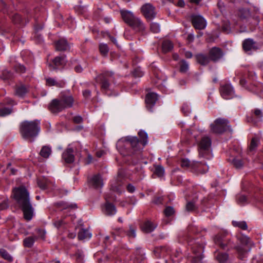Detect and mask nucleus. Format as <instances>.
<instances>
[{"label": "nucleus", "mask_w": 263, "mask_h": 263, "mask_svg": "<svg viewBox=\"0 0 263 263\" xmlns=\"http://www.w3.org/2000/svg\"><path fill=\"white\" fill-rule=\"evenodd\" d=\"M111 73H109L108 72H106L100 74L96 78V81L98 82L101 86V91L106 93L107 91L110 89V78L112 76Z\"/></svg>", "instance_id": "obj_11"}, {"label": "nucleus", "mask_w": 263, "mask_h": 263, "mask_svg": "<svg viewBox=\"0 0 263 263\" xmlns=\"http://www.w3.org/2000/svg\"><path fill=\"white\" fill-rule=\"evenodd\" d=\"M211 130L216 134H222L227 131L232 133L233 129L229 124V121L225 118H219L216 119L214 123L210 125Z\"/></svg>", "instance_id": "obj_7"}, {"label": "nucleus", "mask_w": 263, "mask_h": 263, "mask_svg": "<svg viewBox=\"0 0 263 263\" xmlns=\"http://www.w3.org/2000/svg\"><path fill=\"white\" fill-rule=\"evenodd\" d=\"M151 30L154 33H158L160 31V26L158 23H152L151 24Z\"/></svg>", "instance_id": "obj_54"}, {"label": "nucleus", "mask_w": 263, "mask_h": 263, "mask_svg": "<svg viewBox=\"0 0 263 263\" xmlns=\"http://www.w3.org/2000/svg\"><path fill=\"white\" fill-rule=\"evenodd\" d=\"M187 231L189 233V235L197 234L198 233L197 227L193 225H190L188 227Z\"/></svg>", "instance_id": "obj_58"}, {"label": "nucleus", "mask_w": 263, "mask_h": 263, "mask_svg": "<svg viewBox=\"0 0 263 263\" xmlns=\"http://www.w3.org/2000/svg\"><path fill=\"white\" fill-rule=\"evenodd\" d=\"M55 204L58 208H61L62 210H65L67 209H75L78 208V206L76 203H69L63 201L57 202Z\"/></svg>", "instance_id": "obj_33"}, {"label": "nucleus", "mask_w": 263, "mask_h": 263, "mask_svg": "<svg viewBox=\"0 0 263 263\" xmlns=\"http://www.w3.org/2000/svg\"><path fill=\"white\" fill-rule=\"evenodd\" d=\"M87 182L89 187L96 189L101 188L103 185V180L99 174L88 178Z\"/></svg>", "instance_id": "obj_20"}, {"label": "nucleus", "mask_w": 263, "mask_h": 263, "mask_svg": "<svg viewBox=\"0 0 263 263\" xmlns=\"http://www.w3.org/2000/svg\"><path fill=\"white\" fill-rule=\"evenodd\" d=\"M64 221L62 219H59L54 221L53 225L59 229L64 224Z\"/></svg>", "instance_id": "obj_64"}, {"label": "nucleus", "mask_w": 263, "mask_h": 263, "mask_svg": "<svg viewBox=\"0 0 263 263\" xmlns=\"http://www.w3.org/2000/svg\"><path fill=\"white\" fill-rule=\"evenodd\" d=\"M13 111L12 107H5L0 108V117H5L10 115Z\"/></svg>", "instance_id": "obj_47"}, {"label": "nucleus", "mask_w": 263, "mask_h": 263, "mask_svg": "<svg viewBox=\"0 0 263 263\" xmlns=\"http://www.w3.org/2000/svg\"><path fill=\"white\" fill-rule=\"evenodd\" d=\"M158 100L157 94L154 92H149L146 95L145 103L148 110L152 111V108Z\"/></svg>", "instance_id": "obj_21"}, {"label": "nucleus", "mask_w": 263, "mask_h": 263, "mask_svg": "<svg viewBox=\"0 0 263 263\" xmlns=\"http://www.w3.org/2000/svg\"><path fill=\"white\" fill-rule=\"evenodd\" d=\"M215 258L219 262L225 263L229 259V254L225 252H218L215 255Z\"/></svg>", "instance_id": "obj_37"}, {"label": "nucleus", "mask_w": 263, "mask_h": 263, "mask_svg": "<svg viewBox=\"0 0 263 263\" xmlns=\"http://www.w3.org/2000/svg\"><path fill=\"white\" fill-rule=\"evenodd\" d=\"M225 54L223 50L218 47H213L209 51V55L211 61L217 63L221 61Z\"/></svg>", "instance_id": "obj_16"}, {"label": "nucleus", "mask_w": 263, "mask_h": 263, "mask_svg": "<svg viewBox=\"0 0 263 263\" xmlns=\"http://www.w3.org/2000/svg\"><path fill=\"white\" fill-rule=\"evenodd\" d=\"M236 200L238 204L243 205L248 203V198L245 195L238 194L236 196Z\"/></svg>", "instance_id": "obj_42"}, {"label": "nucleus", "mask_w": 263, "mask_h": 263, "mask_svg": "<svg viewBox=\"0 0 263 263\" xmlns=\"http://www.w3.org/2000/svg\"><path fill=\"white\" fill-rule=\"evenodd\" d=\"M133 75L135 77H142L143 75V72L140 67H137L133 71Z\"/></svg>", "instance_id": "obj_59"}, {"label": "nucleus", "mask_w": 263, "mask_h": 263, "mask_svg": "<svg viewBox=\"0 0 263 263\" xmlns=\"http://www.w3.org/2000/svg\"><path fill=\"white\" fill-rule=\"evenodd\" d=\"M202 165L200 162H193L191 163L187 159H182L181 161V166L183 168H188L191 167L193 168L197 169Z\"/></svg>", "instance_id": "obj_27"}, {"label": "nucleus", "mask_w": 263, "mask_h": 263, "mask_svg": "<svg viewBox=\"0 0 263 263\" xmlns=\"http://www.w3.org/2000/svg\"><path fill=\"white\" fill-rule=\"evenodd\" d=\"M37 183L39 187L43 190H46L48 187V181L46 178H38Z\"/></svg>", "instance_id": "obj_44"}, {"label": "nucleus", "mask_w": 263, "mask_h": 263, "mask_svg": "<svg viewBox=\"0 0 263 263\" xmlns=\"http://www.w3.org/2000/svg\"><path fill=\"white\" fill-rule=\"evenodd\" d=\"M219 91L221 96L224 99H231L236 97L234 88L230 83L220 85Z\"/></svg>", "instance_id": "obj_13"}, {"label": "nucleus", "mask_w": 263, "mask_h": 263, "mask_svg": "<svg viewBox=\"0 0 263 263\" xmlns=\"http://www.w3.org/2000/svg\"><path fill=\"white\" fill-rule=\"evenodd\" d=\"M70 145H68L69 146ZM73 149L72 147H68L62 154V159L68 164H71L74 161L73 155Z\"/></svg>", "instance_id": "obj_23"}, {"label": "nucleus", "mask_w": 263, "mask_h": 263, "mask_svg": "<svg viewBox=\"0 0 263 263\" xmlns=\"http://www.w3.org/2000/svg\"><path fill=\"white\" fill-rule=\"evenodd\" d=\"M59 100L65 109L71 108L73 105L74 98L68 90L62 91L59 95Z\"/></svg>", "instance_id": "obj_14"}, {"label": "nucleus", "mask_w": 263, "mask_h": 263, "mask_svg": "<svg viewBox=\"0 0 263 263\" xmlns=\"http://www.w3.org/2000/svg\"><path fill=\"white\" fill-rule=\"evenodd\" d=\"M198 206L195 204L194 200L187 201L185 205V210L188 212H193L198 210Z\"/></svg>", "instance_id": "obj_39"}, {"label": "nucleus", "mask_w": 263, "mask_h": 263, "mask_svg": "<svg viewBox=\"0 0 263 263\" xmlns=\"http://www.w3.org/2000/svg\"><path fill=\"white\" fill-rule=\"evenodd\" d=\"M140 139L136 136H128L118 141L117 148L123 156H130L136 161L142 158V151L148 142V135L144 130H140L138 133Z\"/></svg>", "instance_id": "obj_1"}, {"label": "nucleus", "mask_w": 263, "mask_h": 263, "mask_svg": "<svg viewBox=\"0 0 263 263\" xmlns=\"http://www.w3.org/2000/svg\"><path fill=\"white\" fill-rule=\"evenodd\" d=\"M157 225L149 220L144 222L141 225V229L142 232L145 233H149L153 232L157 227Z\"/></svg>", "instance_id": "obj_26"}, {"label": "nucleus", "mask_w": 263, "mask_h": 263, "mask_svg": "<svg viewBox=\"0 0 263 263\" xmlns=\"http://www.w3.org/2000/svg\"><path fill=\"white\" fill-rule=\"evenodd\" d=\"M214 241L217 246L224 251H229L236 248L234 240L227 231L218 233L214 237Z\"/></svg>", "instance_id": "obj_5"}, {"label": "nucleus", "mask_w": 263, "mask_h": 263, "mask_svg": "<svg viewBox=\"0 0 263 263\" xmlns=\"http://www.w3.org/2000/svg\"><path fill=\"white\" fill-rule=\"evenodd\" d=\"M91 237V233L87 229L82 228L78 234V238L80 240L89 239Z\"/></svg>", "instance_id": "obj_30"}, {"label": "nucleus", "mask_w": 263, "mask_h": 263, "mask_svg": "<svg viewBox=\"0 0 263 263\" xmlns=\"http://www.w3.org/2000/svg\"><path fill=\"white\" fill-rule=\"evenodd\" d=\"M217 6L221 13L225 12V5L221 0H218Z\"/></svg>", "instance_id": "obj_60"}, {"label": "nucleus", "mask_w": 263, "mask_h": 263, "mask_svg": "<svg viewBox=\"0 0 263 263\" xmlns=\"http://www.w3.org/2000/svg\"><path fill=\"white\" fill-rule=\"evenodd\" d=\"M11 197L22 211L24 218L27 221H30L34 216V209L27 189L24 186L14 188Z\"/></svg>", "instance_id": "obj_2"}, {"label": "nucleus", "mask_w": 263, "mask_h": 263, "mask_svg": "<svg viewBox=\"0 0 263 263\" xmlns=\"http://www.w3.org/2000/svg\"><path fill=\"white\" fill-rule=\"evenodd\" d=\"M46 84L48 86H56L57 87L62 88L64 86L63 82H57L54 78L48 77L45 79Z\"/></svg>", "instance_id": "obj_31"}, {"label": "nucleus", "mask_w": 263, "mask_h": 263, "mask_svg": "<svg viewBox=\"0 0 263 263\" xmlns=\"http://www.w3.org/2000/svg\"><path fill=\"white\" fill-rule=\"evenodd\" d=\"M55 50L58 51H69L71 44L65 38H61L54 42Z\"/></svg>", "instance_id": "obj_19"}, {"label": "nucleus", "mask_w": 263, "mask_h": 263, "mask_svg": "<svg viewBox=\"0 0 263 263\" xmlns=\"http://www.w3.org/2000/svg\"><path fill=\"white\" fill-rule=\"evenodd\" d=\"M141 11L145 18L149 21L154 19L157 15L155 7L150 3H146L141 8Z\"/></svg>", "instance_id": "obj_12"}, {"label": "nucleus", "mask_w": 263, "mask_h": 263, "mask_svg": "<svg viewBox=\"0 0 263 263\" xmlns=\"http://www.w3.org/2000/svg\"><path fill=\"white\" fill-rule=\"evenodd\" d=\"M9 206L7 200H4L0 201V210H4L7 209Z\"/></svg>", "instance_id": "obj_61"}, {"label": "nucleus", "mask_w": 263, "mask_h": 263, "mask_svg": "<svg viewBox=\"0 0 263 263\" xmlns=\"http://www.w3.org/2000/svg\"><path fill=\"white\" fill-rule=\"evenodd\" d=\"M170 250L171 253L170 254L172 260L174 262L180 261V259L182 258V252L180 248H177L175 250H172L169 248L166 249V251Z\"/></svg>", "instance_id": "obj_28"}, {"label": "nucleus", "mask_w": 263, "mask_h": 263, "mask_svg": "<svg viewBox=\"0 0 263 263\" xmlns=\"http://www.w3.org/2000/svg\"><path fill=\"white\" fill-rule=\"evenodd\" d=\"M0 255L4 259L9 262L13 261V257L9 254L8 251L4 249H0Z\"/></svg>", "instance_id": "obj_45"}, {"label": "nucleus", "mask_w": 263, "mask_h": 263, "mask_svg": "<svg viewBox=\"0 0 263 263\" xmlns=\"http://www.w3.org/2000/svg\"><path fill=\"white\" fill-rule=\"evenodd\" d=\"M259 141L256 138H253L251 139L250 144L249 146V151H253L258 146Z\"/></svg>", "instance_id": "obj_50"}, {"label": "nucleus", "mask_w": 263, "mask_h": 263, "mask_svg": "<svg viewBox=\"0 0 263 263\" xmlns=\"http://www.w3.org/2000/svg\"><path fill=\"white\" fill-rule=\"evenodd\" d=\"M174 45L173 43L169 40H165L162 44V49L164 53L170 52L173 49Z\"/></svg>", "instance_id": "obj_35"}, {"label": "nucleus", "mask_w": 263, "mask_h": 263, "mask_svg": "<svg viewBox=\"0 0 263 263\" xmlns=\"http://www.w3.org/2000/svg\"><path fill=\"white\" fill-rule=\"evenodd\" d=\"M120 12L124 22L136 32H143L145 30V27L143 23L139 18L136 17L132 12L121 10Z\"/></svg>", "instance_id": "obj_6"}, {"label": "nucleus", "mask_w": 263, "mask_h": 263, "mask_svg": "<svg viewBox=\"0 0 263 263\" xmlns=\"http://www.w3.org/2000/svg\"><path fill=\"white\" fill-rule=\"evenodd\" d=\"M99 50L102 55L106 56L108 53L109 48L107 44H101L99 45Z\"/></svg>", "instance_id": "obj_49"}, {"label": "nucleus", "mask_w": 263, "mask_h": 263, "mask_svg": "<svg viewBox=\"0 0 263 263\" xmlns=\"http://www.w3.org/2000/svg\"><path fill=\"white\" fill-rule=\"evenodd\" d=\"M237 239L240 245H236L235 250L238 254L239 258L243 260L246 254L251 250L252 243L250 238L245 235L238 236Z\"/></svg>", "instance_id": "obj_8"}, {"label": "nucleus", "mask_w": 263, "mask_h": 263, "mask_svg": "<svg viewBox=\"0 0 263 263\" xmlns=\"http://www.w3.org/2000/svg\"><path fill=\"white\" fill-rule=\"evenodd\" d=\"M189 69V64L185 60H182L180 63V71L185 73Z\"/></svg>", "instance_id": "obj_48"}, {"label": "nucleus", "mask_w": 263, "mask_h": 263, "mask_svg": "<svg viewBox=\"0 0 263 263\" xmlns=\"http://www.w3.org/2000/svg\"><path fill=\"white\" fill-rule=\"evenodd\" d=\"M37 237L36 236H31L25 238L23 240V245L26 248H30L32 247L34 243L37 240Z\"/></svg>", "instance_id": "obj_34"}, {"label": "nucleus", "mask_w": 263, "mask_h": 263, "mask_svg": "<svg viewBox=\"0 0 263 263\" xmlns=\"http://www.w3.org/2000/svg\"><path fill=\"white\" fill-rule=\"evenodd\" d=\"M44 28V25L42 24L36 23L34 25V30L36 33L39 31L42 30Z\"/></svg>", "instance_id": "obj_63"}, {"label": "nucleus", "mask_w": 263, "mask_h": 263, "mask_svg": "<svg viewBox=\"0 0 263 263\" xmlns=\"http://www.w3.org/2000/svg\"><path fill=\"white\" fill-rule=\"evenodd\" d=\"M19 130L22 138L32 143L34 141L40 132V122L36 120L24 121L21 123Z\"/></svg>", "instance_id": "obj_3"}, {"label": "nucleus", "mask_w": 263, "mask_h": 263, "mask_svg": "<svg viewBox=\"0 0 263 263\" xmlns=\"http://www.w3.org/2000/svg\"><path fill=\"white\" fill-rule=\"evenodd\" d=\"M222 31L224 32L229 33L231 31L230 23L229 22H224L221 27Z\"/></svg>", "instance_id": "obj_57"}, {"label": "nucleus", "mask_w": 263, "mask_h": 263, "mask_svg": "<svg viewBox=\"0 0 263 263\" xmlns=\"http://www.w3.org/2000/svg\"><path fill=\"white\" fill-rule=\"evenodd\" d=\"M103 212L107 216H112L117 212L116 206L113 203L106 201L104 205Z\"/></svg>", "instance_id": "obj_25"}, {"label": "nucleus", "mask_w": 263, "mask_h": 263, "mask_svg": "<svg viewBox=\"0 0 263 263\" xmlns=\"http://www.w3.org/2000/svg\"><path fill=\"white\" fill-rule=\"evenodd\" d=\"M191 21L193 26L196 29L202 30L206 26V21L200 15L192 14L191 16Z\"/></svg>", "instance_id": "obj_17"}, {"label": "nucleus", "mask_w": 263, "mask_h": 263, "mask_svg": "<svg viewBox=\"0 0 263 263\" xmlns=\"http://www.w3.org/2000/svg\"><path fill=\"white\" fill-rule=\"evenodd\" d=\"M251 114L254 116L255 120L258 122H262L263 120V111L259 108H255L251 110Z\"/></svg>", "instance_id": "obj_36"}, {"label": "nucleus", "mask_w": 263, "mask_h": 263, "mask_svg": "<svg viewBox=\"0 0 263 263\" xmlns=\"http://www.w3.org/2000/svg\"><path fill=\"white\" fill-rule=\"evenodd\" d=\"M232 223L234 227H238L243 230H246L248 228L247 222L245 221H232Z\"/></svg>", "instance_id": "obj_46"}, {"label": "nucleus", "mask_w": 263, "mask_h": 263, "mask_svg": "<svg viewBox=\"0 0 263 263\" xmlns=\"http://www.w3.org/2000/svg\"><path fill=\"white\" fill-rule=\"evenodd\" d=\"M76 260L78 262L82 263L83 258H84V254L83 252L80 250H78V251L75 254Z\"/></svg>", "instance_id": "obj_56"}, {"label": "nucleus", "mask_w": 263, "mask_h": 263, "mask_svg": "<svg viewBox=\"0 0 263 263\" xmlns=\"http://www.w3.org/2000/svg\"><path fill=\"white\" fill-rule=\"evenodd\" d=\"M154 174L158 177H162L164 175L165 170L163 166L161 165H155Z\"/></svg>", "instance_id": "obj_43"}, {"label": "nucleus", "mask_w": 263, "mask_h": 263, "mask_svg": "<svg viewBox=\"0 0 263 263\" xmlns=\"http://www.w3.org/2000/svg\"><path fill=\"white\" fill-rule=\"evenodd\" d=\"M181 110L185 116H188L191 112V109L187 103H183L181 107Z\"/></svg>", "instance_id": "obj_55"}, {"label": "nucleus", "mask_w": 263, "mask_h": 263, "mask_svg": "<svg viewBox=\"0 0 263 263\" xmlns=\"http://www.w3.org/2000/svg\"><path fill=\"white\" fill-rule=\"evenodd\" d=\"M211 139L209 137H203L199 143V155L200 157H206L209 155V149L211 146Z\"/></svg>", "instance_id": "obj_15"}, {"label": "nucleus", "mask_w": 263, "mask_h": 263, "mask_svg": "<svg viewBox=\"0 0 263 263\" xmlns=\"http://www.w3.org/2000/svg\"><path fill=\"white\" fill-rule=\"evenodd\" d=\"M187 242L194 254L191 259L192 263H201L204 257L203 253L205 245L204 240L202 238L194 239L188 236Z\"/></svg>", "instance_id": "obj_4"}, {"label": "nucleus", "mask_w": 263, "mask_h": 263, "mask_svg": "<svg viewBox=\"0 0 263 263\" xmlns=\"http://www.w3.org/2000/svg\"><path fill=\"white\" fill-rule=\"evenodd\" d=\"M242 48L243 51L248 55H252L253 52L258 50L260 46L253 39H245L242 43Z\"/></svg>", "instance_id": "obj_10"}, {"label": "nucleus", "mask_w": 263, "mask_h": 263, "mask_svg": "<svg viewBox=\"0 0 263 263\" xmlns=\"http://www.w3.org/2000/svg\"><path fill=\"white\" fill-rule=\"evenodd\" d=\"M11 20L15 24H21L22 21L21 15L17 13L12 16Z\"/></svg>", "instance_id": "obj_53"}, {"label": "nucleus", "mask_w": 263, "mask_h": 263, "mask_svg": "<svg viewBox=\"0 0 263 263\" xmlns=\"http://www.w3.org/2000/svg\"><path fill=\"white\" fill-rule=\"evenodd\" d=\"M48 109L53 114H58L65 109L59 99H54L48 104Z\"/></svg>", "instance_id": "obj_18"}, {"label": "nucleus", "mask_w": 263, "mask_h": 263, "mask_svg": "<svg viewBox=\"0 0 263 263\" xmlns=\"http://www.w3.org/2000/svg\"><path fill=\"white\" fill-rule=\"evenodd\" d=\"M67 62L66 56L62 54L54 57L47 62V64L50 71H57L63 69Z\"/></svg>", "instance_id": "obj_9"}, {"label": "nucleus", "mask_w": 263, "mask_h": 263, "mask_svg": "<svg viewBox=\"0 0 263 263\" xmlns=\"http://www.w3.org/2000/svg\"><path fill=\"white\" fill-rule=\"evenodd\" d=\"M175 210L173 206H166L164 210V213L166 217H170L175 214Z\"/></svg>", "instance_id": "obj_51"}, {"label": "nucleus", "mask_w": 263, "mask_h": 263, "mask_svg": "<svg viewBox=\"0 0 263 263\" xmlns=\"http://www.w3.org/2000/svg\"><path fill=\"white\" fill-rule=\"evenodd\" d=\"M136 230L137 227L136 226L130 224L129 225V230L126 232V235L129 238H135L136 237Z\"/></svg>", "instance_id": "obj_40"}, {"label": "nucleus", "mask_w": 263, "mask_h": 263, "mask_svg": "<svg viewBox=\"0 0 263 263\" xmlns=\"http://www.w3.org/2000/svg\"><path fill=\"white\" fill-rule=\"evenodd\" d=\"M82 94L85 99L88 100L90 98L91 96V91L90 90L88 89H85L83 90Z\"/></svg>", "instance_id": "obj_62"}, {"label": "nucleus", "mask_w": 263, "mask_h": 263, "mask_svg": "<svg viewBox=\"0 0 263 263\" xmlns=\"http://www.w3.org/2000/svg\"><path fill=\"white\" fill-rule=\"evenodd\" d=\"M14 95L19 98H23L29 91V86L21 83L14 87Z\"/></svg>", "instance_id": "obj_22"}, {"label": "nucleus", "mask_w": 263, "mask_h": 263, "mask_svg": "<svg viewBox=\"0 0 263 263\" xmlns=\"http://www.w3.org/2000/svg\"><path fill=\"white\" fill-rule=\"evenodd\" d=\"M238 15L241 20H247L251 16L250 9L245 8L238 9Z\"/></svg>", "instance_id": "obj_29"}, {"label": "nucleus", "mask_w": 263, "mask_h": 263, "mask_svg": "<svg viewBox=\"0 0 263 263\" xmlns=\"http://www.w3.org/2000/svg\"><path fill=\"white\" fill-rule=\"evenodd\" d=\"M14 69L16 72L24 73L26 72V69L23 65L18 64L14 66Z\"/></svg>", "instance_id": "obj_52"}, {"label": "nucleus", "mask_w": 263, "mask_h": 263, "mask_svg": "<svg viewBox=\"0 0 263 263\" xmlns=\"http://www.w3.org/2000/svg\"><path fill=\"white\" fill-rule=\"evenodd\" d=\"M196 62L201 66H207L210 62L209 55L200 53L195 55L194 56Z\"/></svg>", "instance_id": "obj_24"}, {"label": "nucleus", "mask_w": 263, "mask_h": 263, "mask_svg": "<svg viewBox=\"0 0 263 263\" xmlns=\"http://www.w3.org/2000/svg\"><path fill=\"white\" fill-rule=\"evenodd\" d=\"M231 164L237 169H241L243 166V161L241 159L236 157L233 158Z\"/></svg>", "instance_id": "obj_41"}, {"label": "nucleus", "mask_w": 263, "mask_h": 263, "mask_svg": "<svg viewBox=\"0 0 263 263\" xmlns=\"http://www.w3.org/2000/svg\"><path fill=\"white\" fill-rule=\"evenodd\" d=\"M12 72L7 69L3 70L0 75V78L5 82H8L13 79Z\"/></svg>", "instance_id": "obj_32"}, {"label": "nucleus", "mask_w": 263, "mask_h": 263, "mask_svg": "<svg viewBox=\"0 0 263 263\" xmlns=\"http://www.w3.org/2000/svg\"><path fill=\"white\" fill-rule=\"evenodd\" d=\"M51 153V149L50 146H43L40 152V155L44 158H48Z\"/></svg>", "instance_id": "obj_38"}]
</instances>
